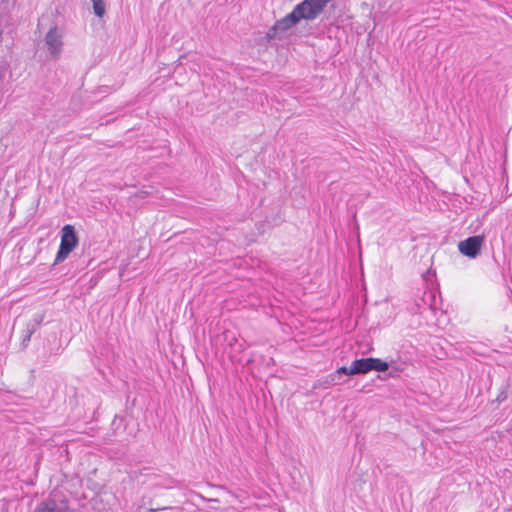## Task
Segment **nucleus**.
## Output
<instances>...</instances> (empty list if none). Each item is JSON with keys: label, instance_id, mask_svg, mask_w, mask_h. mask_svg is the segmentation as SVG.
I'll list each match as a JSON object with an SVG mask.
<instances>
[{"label": "nucleus", "instance_id": "f257e3e1", "mask_svg": "<svg viewBox=\"0 0 512 512\" xmlns=\"http://www.w3.org/2000/svg\"><path fill=\"white\" fill-rule=\"evenodd\" d=\"M331 0H304L297 4L291 13L278 20L268 31V40L281 38L287 30L295 26L301 20H314L325 9Z\"/></svg>", "mask_w": 512, "mask_h": 512}, {"label": "nucleus", "instance_id": "20e7f679", "mask_svg": "<svg viewBox=\"0 0 512 512\" xmlns=\"http://www.w3.org/2000/svg\"><path fill=\"white\" fill-rule=\"evenodd\" d=\"M484 242L485 237L483 235L471 236L458 243V250L462 255L475 259L480 255Z\"/></svg>", "mask_w": 512, "mask_h": 512}, {"label": "nucleus", "instance_id": "9d476101", "mask_svg": "<svg viewBox=\"0 0 512 512\" xmlns=\"http://www.w3.org/2000/svg\"><path fill=\"white\" fill-rule=\"evenodd\" d=\"M95 15L102 17L105 14V4L103 0H92Z\"/></svg>", "mask_w": 512, "mask_h": 512}, {"label": "nucleus", "instance_id": "6e6552de", "mask_svg": "<svg viewBox=\"0 0 512 512\" xmlns=\"http://www.w3.org/2000/svg\"><path fill=\"white\" fill-rule=\"evenodd\" d=\"M371 358L356 359L351 363V372L356 374H366L372 371Z\"/></svg>", "mask_w": 512, "mask_h": 512}, {"label": "nucleus", "instance_id": "39448f33", "mask_svg": "<svg viewBox=\"0 0 512 512\" xmlns=\"http://www.w3.org/2000/svg\"><path fill=\"white\" fill-rule=\"evenodd\" d=\"M45 45L50 56L58 59L63 49V32L56 26L50 28L45 36Z\"/></svg>", "mask_w": 512, "mask_h": 512}, {"label": "nucleus", "instance_id": "423d86ee", "mask_svg": "<svg viewBox=\"0 0 512 512\" xmlns=\"http://www.w3.org/2000/svg\"><path fill=\"white\" fill-rule=\"evenodd\" d=\"M14 0H0V37L13 31V18L10 15Z\"/></svg>", "mask_w": 512, "mask_h": 512}, {"label": "nucleus", "instance_id": "f8f14e48", "mask_svg": "<svg viewBox=\"0 0 512 512\" xmlns=\"http://www.w3.org/2000/svg\"><path fill=\"white\" fill-rule=\"evenodd\" d=\"M336 373L337 374H345V375H356V373L351 372V366L350 367L342 366L337 369Z\"/></svg>", "mask_w": 512, "mask_h": 512}, {"label": "nucleus", "instance_id": "1a4fd4ad", "mask_svg": "<svg viewBox=\"0 0 512 512\" xmlns=\"http://www.w3.org/2000/svg\"><path fill=\"white\" fill-rule=\"evenodd\" d=\"M370 358H371L370 362H371V365H372V369L374 371L385 372V371L388 370V368L390 366L388 362L383 361V360H381L379 358H372V357H370Z\"/></svg>", "mask_w": 512, "mask_h": 512}, {"label": "nucleus", "instance_id": "7ed1b4c3", "mask_svg": "<svg viewBox=\"0 0 512 512\" xmlns=\"http://www.w3.org/2000/svg\"><path fill=\"white\" fill-rule=\"evenodd\" d=\"M69 506L66 496L61 491H53L50 496L43 501L35 512H68Z\"/></svg>", "mask_w": 512, "mask_h": 512}, {"label": "nucleus", "instance_id": "0eeeda50", "mask_svg": "<svg viewBox=\"0 0 512 512\" xmlns=\"http://www.w3.org/2000/svg\"><path fill=\"white\" fill-rule=\"evenodd\" d=\"M43 315L41 314H36L32 320H30L27 325H26V328L24 329L23 331V335H22V344L23 345H27V343L30 341L31 339V336L36 332V330L39 328V326L41 325L42 321H43Z\"/></svg>", "mask_w": 512, "mask_h": 512}, {"label": "nucleus", "instance_id": "f03ea898", "mask_svg": "<svg viewBox=\"0 0 512 512\" xmlns=\"http://www.w3.org/2000/svg\"><path fill=\"white\" fill-rule=\"evenodd\" d=\"M78 245V237L72 225H65L61 230V242L55 257V264L63 262Z\"/></svg>", "mask_w": 512, "mask_h": 512}, {"label": "nucleus", "instance_id": "9b49d317", "mask_svg": "<svg viewBox=\"0 0 512 512\" xmlns=\"http://www.w3.org/2000/svg\"><path fill=\"white\" fill-rule=\"evenodd\" d=\"M147 512H180L177 507L150 508Z\"/></svg>", "mask_w": 512, "mask_h": 512}]
</instances>
